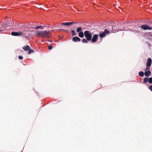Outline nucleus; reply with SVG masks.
I'll return each instance as SVG.
<instances>
[{
  "mask_svg": "<svg viewBox=\"0 0 152 152\" xmlns=\"http://www.w3.org/2000/svg\"><path fill=\"white\" fill-rule=\"evenodd\" d=\"M140 28L144 30L152 29V27H150L148 25L145 24L142 25L140 26Z\"/></svg>",
  "mask_w": 152,
  "mask_h": 152,
  "instance_id": "7ed1b4c3",
  "label": "nucleus"
},
{
  "mask_svg": "<svg viewBox=\"0 0 152 152\" xmlns=\"http://www.w3.org/2000/svg\"><path fill=\"white\" fill-rule=\"evenodd\" d=\"M28 31H27L24 30L22 32H21V33H22L23 34H22L21 35L22 36H25L26 34H27V33Z\"/></svg>",
  "mask_w": 152,
  "mask_h": 152,
  "instance_id": "dca6fc26",
  "label": "nucleus"
},
{
  "mask_svg": "<svg viewBox=\"0 0 152 152\" xmlns=\"http://www.w3.org/2000/svg\"><path fill=\"white\" fill-rule=\"evenodd\" d=\"M75 23L74 22H65V23H61L62 25H64L67 26H68L69 25H70L72 24H74Z\"/></svg>",
  "mask_w": 152,
  "mask_h": 152,
  "instance_id": "9d476101",
  "label": "nucleus"
},
{
  "mask_svg": "<svg viewBox=\"0 0 152 152\" xmlns=\"http://www.w3.org/2000/svg\"><path fill=\"white\" fill-rule=\"evenodd\" d=\"M34 52V50L32 49H30V50H29V51H28V54H30L31 53H33Z\"/></svg>",
  "mask_w": 152,
  "mask_h": 152,
  "instance_id": "4be33fe9",
  "label": "nucleus"
},
{
  "mask_svg": "<svg viewBox=\"0 0 152 152\" xmlns=\"http://www.w3.org/2000/svg\"><path fill=\"white\" fill-rule=\"evenodd\" d=\"M148 88L151 91H152V85L150 86Z\"/></svg>",
  "mask_w": 152,
  "mask_h": 152,
  "instance_id": "b1692460",
  "label": "nucleus"
},
{
  "mask_svg": "<svg viewBox=\"0 0 152 152\" xmlns=\"http://www.w3.org/2000/svg\"><path fill=\"white\" fill-rule=\"evenodd\" d=\"M148 67H147L146 68V69H145V71L147 70L148 69H150V68H149Z\"/></svg>",
  "mask_w": 152,
  "mask_h": 152,
  "instance_id": "c85d7f7f",
  "label": "nucleus"
},
{
  "mask_svg": "<svg viewBox=\"0 0 152 152\" xmlns=\"http://www.w3.org/2000/svg\"><path fill=\"white\" fill-rule=\"evenodd\" d=\"M148 34H148V35L149 36H151L152 37V33H151V32H149Z\"/></svg>",
  "mask_w": 152,
  "mask_h": 152,
  "instance_id": "cd10ccee",
  "label": "nucleus"
},
{
  "mask_svg": "<svg viewBox=\"0 0 152 152\" xmlns=\"http://www.w3.org/2000/svg\"><path fill=\"white\" fill-rule=\"evenodd\" d=\"M145 75L146 77H148L151 74V72L149 70H148L147 71H145Z\"/></svg>",
  "mask_w": 152,
  "mask_h": 152,
  "instance_id": "f8f14e48",
  "label": "nucleus"
},
{
  "mask_svg": "<svg viewBox=\"0 0 152 152\" xmlns=\"http://www.w3.org/2000/svg\"><path fill=\"white\" fill-rule=\"evenodd\" d=\"M105 35L104 32H100L99 34V36L100 38H102L104 37Z\"/></svg>",
  "mask_w": 152,
  "mask_h": 152,
  "instance_id": "ddd939ff",
  "label": "nucleus"
},
{
  "mask_svg": "<svg viewBox=\"0 0 152 152\" xmlns=\"http://www.w3.org/2000/svg\"><path fill=\"white\" fill-rule=\"evenodd\" d=\"M50 32L47 30L44 31H38L36 32V34L39 36L41 38L47 37L49 38L50 37L49 35Z\"/></svg>",
  "mask_w": 152,
  "mask_h": 152,
  "instance_id": "f257e3e1",
  "label": "nucleus"
},
{
  "mask_svg": "<svg viewBox=\"0 0 152 152\" xmlns=\"http://www.w3.org/2000/svg\"><path fill=\"white\" fill-rule=\"evenodd\" d=\"M82 42L83 43H88V40H87L86 39H83L82 40Z\"/></svg>",
  "mask_w": 152,
  "mask_h": 152,
  "instance_id": "6ab92c4d",
  "label": "nucleus"
},
{
  "mask_svg": "<svg viewBox=\"0 0 152 152\" xmlns=\"http://www.w3.org/2000/svg\"><path fill=\"white\" fill-rule=\"evenodd\" d=\"M98 37V35L97 34H94L92 37L91 39V42L93 43L96 42L97 40Z\"/></svg>",
  "mask_w": 152,
  "mask_h": 152,
  "instance_id": "423d86ee",
  "label": "nucleus"
},
{
  "mask_svg": "<svg viewBox=\"0 0 152 152\" xmlns=\"http://www.w3.org/2000/svg\"><path fill=\"white\" fill-rule=\"evenodd\" d=\"M72 40L74 42H80L81 39L77 37H74L72 38Z\"/></svg>",
  "mask_w": 152,
  "mask_h": 152,
  "instance_id": "1a4fd4ad",
  "label": "nucleus"
},
{
  "mask_svg": "<svg viewBox=\"0 0 152 152\" xmlns=\"http://www.w3.org/2000/svg\"><path fill=\"white\" fill-rule=\"evenodd\" d=\"M22 33H21V32H11V34L14 36H19L21 35Z\"/></svg>",
  "mask_w": 152,
  "mask_h": 152,
  "instance_id": "0eeeda50",
  "label": "nucleus"
},
{
  "mask_svg": "<svg viewBox=\"0 0 152 152\" xmlns=\"http://www.w3.org/2000/svg\"><path fill=\"white\" fill-rule=\"evenodd\" d=\"M4 29H5V28H2V29H0V33Z\"/></svg>",
  "mask_w": 152,
  "mask_h": 152,
  "instance_id": "bb28decb",
  "label": "nucleus"
},
{
  "mask_svg": "<svg viewBox=\"0 0 152 152\" xmlns=\"http://www.w3.org/2000/svg\"><path fill=\"white\" fill-rule=\"evenodd\" d=\"M23 49L26 51H28L30 50V48L28 45L24 46L23 48Z\"/></svg>",
  "mask_w": 152,
  "mask_h": 152,
  "instance_id": "9b49d317",
  "label": "nucleus"
},
{
  "mask_svg": "<svg viewBox=\"0 0 152 152\" xmlns=\"http://www.w3.org/2000/svg\"><path fill=\"white\" fill-rule=\"evenodd\" d=\"M84 35L87 40L90 41L92 39V34L91 32L88 31H86L84 32Z\"/></svg>",
  "mask_w": 152,
  "mask_h": 152,
  "instance_id": "f03ea898",
  "label": "nucleus"
},
{
  "mask_svg": "<svg viewBox=\"0 0 152 152\" xmlns=\"http://www.w3.org/2000/svg\"><path fill=\"white\" fill-rule=\"evenodd\" d=\"M71 33L72 34V36H74L76 35V32L75 31L73 30L71 31Z\"/></svg>",
  "mask_w": 152,
  "mask_h": 152,
  "instance_id": "aec40b11",
  "label": "nucleus"
},
{
  "mask_svg": "<svg viewBox=\"0 0 152 152\" xmlns=\"http://www.w3.org/2000/svg\"><path fill=\"white\" fill-rule=\"evenodd\" d=\"M58 30H59V31H67V30H66L62 29H58Z\"/></svg>",
  "mask_w": 152,
  "mask_h": 152,
  "instance_id": "a878e982",
  "label": "nucleus"
},
{
  "mask_svg": "<svg viewBox=\"0 0 152 152\" xmlns=\"http://www.w3.org/2000/svg\"><path fill=\"white\" fill-rule=\"evenodd\" d=\"M152 63V60L151 58H148L147 60V61L146 65L147 67L151 66Z\"/></svg>",
  "mask_w": 152,
  "mask_h": 152,
  "instance_id": "6e6552de",
  "label": "nucleus"
},
{
  "mask_svg": "<svg viewBox=\"0 0 152 152\" xmlns=\"http://www.w3.org/2000/svg\"><path fill=\"white\" fill-rule=\"evenodd\" d=\"M75 23H74V24H76V23H77V22H74Z\"/></svg>",
  "mask_w": 152,
  "mask_h": 152,
  "instance_id": "c756f323",
  "label": "nucleus"
},
{
  "mask_svg": "<svg viewBox=\"0 0 152 152\" xmlns=\"http://www.w3.org/2000/svg\"><path fill=\"white\" fill-rule=\"evenodd\" d=\"M59 37H60V36H59Z\"/></svg>",
  "mask_w": 152,
  "mask_h": 152,
  "instance_id": "7c9ffc66",
  "label": "nucleus"
},
{
  "mask_svg": "<svg viewBox=\"0 0 152 152\" xmlns=\"http://www.w3.org/2000/svg\"><path fill=\"white\" fill-rule=\"evenodd\" d=\"M108 30H107V29H105L104 30V32L105 35L106 34H108L109 33H110V29L109 30V28H108Z\"/></svg>",
  "mask_w": 152,
  "mask_h": 152,
  "instance_id": "2eb2a0df",
  "label": "nucleus"
},
{
  "mask_svg": "<svg viewBox=\"0 0 152 152\" xmlns=\"http://www.w3.org/2000/svg\"><path fill=\"white\" fill-rule=\"evenodd\" d=\"M23 57L22 56H19V58L20 59V60L22 59H23Z\"/></svg>",
  "mask_w": 152,
  "mask_h": 152,
  "instance_id": "393cba45",
  "label": "nucleus"
},
{
  "mask_svg": "<svg viewBox=\"0 0 152 152\" xmlns=\"http://www.w3.org/2000/svg\"><path fill=\"white\" fill-rule=\"evenodd\" d=\"M117 27L115 26H112V29H110V32L111 33H116L118 31V30L117 29Z\"/></svg>",
  "mask_w": 152,
  "mask_h": 152,
  "instance_id": "39448f33",
  "label": "nucleus"
},
{
  "mask_svg": "<svg viewBox=\"0 0 152 152\" xmlns=\"http://www.w3.org/2000/svg\"><path fill=\"white\" fill-rule=\"evenodd\" d=\"M84 35V34L83 32H80L79 33V36L80 38L83 37Z\"/></svg>",
  "mask_w": 152,
  "mask_h": 152,
  "instance_id": "4468645a",
  "label": "nucleus"
},
{
  "mask_svg": "<svg viewBox=\"0 0 152 152\" xmlns=\"http://www.w3.org/2000/svg\"><path fill=\"white\" fill-rule=\"evenodd\" d=\"M43 27L42 26H37L35 28V29H43Z\"/></svg>",
  "mask_w": 152,
  "mask_h": 152,
  "instance_id": "412c9836",
  "label": "nucleus"
},
{
  "mask_svg": "<svg viewBox=\"0 0 152 152\" xmlns=\"http://www.w3.org/2000/svg\"><path fill=\"white\" fill-rule=\"evenodd\" d=\"M148 82L150 83H152V77H150L148 78V77H145L143 79V82L144 83H146L147 82Z\"/></svg>",
  "mask_w": 152,
  "mask_h": 152,
  "instance_id": "20e7f679",
  "label": "nucleus"
},
{
  "mask_svg": "<svg viewBox=\"0 0 152 152\" xmlns=\"http://www.w3.org/2000/svg\"><path fill=\"white\" fill-rule=\"evenodd\" d=\"M139 75L140 76L142 77L144 75V73L142 71H140L139 72Z\"/></svg>",
  "mask_w": 152,
  "mask_h": 152,
  "instance_id": "a211bd4d",
  "label": "nucleus"
},
{
  "mask_svg": "<svg viewBox=\"0 0 152 152\" xmlns=\"http://www.w3.org/2000/svg\"><path fill=\"white\" fill-rule=\"evenodd\" d=\"M82 31V28L81 27H78L77 28L76 30V31L78 33H79L80 32H82L81 31Z\"/></svg>",
  "mask_w": 152,
  "mask_h": 152,
  "instance_id": "f3484780",
  "label": "nucleus"
},
{
  "mask_svg": "<svg viewBox=\"0 0 152 152\" xmlns=\"http://www.w3.org/2000/svg\"><path fill=\"white\" fill-rule=\"evenodd\" d=\"M53 46L51 45H49L48 46V48L49 50H51L53 49Z\"/></svg>",
  "mask_w": 152,
  "mask_h": 152,
  "instance_id": "5701e85b",
  "label": "nucleus"
}]
</instances>
